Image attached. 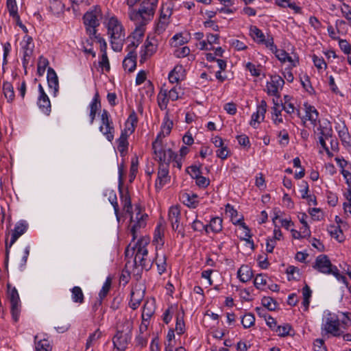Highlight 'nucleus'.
I'll return each instance as SVG.
<instances>
[{"label": "nucleus", "mask_w": 351, "mask_h": 351, "mask_svg": "<svg viewBox=\"0 0 351 351\" xmlns=\"http://www.w3.org/2000/svg\"><path fill=\"white\" fill-rule=\"evenodd\" d=\"M176 331L178 335H182L185 331V324L183 320V317H180L179 315L176 317Z\"/></svg>", "instance_id": "864d4df0"}, {"label": "nucleus", "mask_w": 351, "mask_h": 351, "mask_svg": "<svg viewBox=\"0 0 351 351\" xmlns=\"http://www.w3.org/2000/svg\"><path fill=\"white\" fill-rule=\"evenodd\" d=\"M128 134H125V132H121L120 137L117 140L118 143V150L121 154H123L127 150L128 147Z\"/></svg>", "instance_id": "c756f323"}, {"label": "nucleus", "mask_w": 351, "mask_h": 351, "mask_svg": "<svg viewBox=\"0 0 351 351\" xmlns=\"http://www.w3.org/2000/svg\"><path fill=\"white\" fill-rule=\"evenodd\" d=\"M262 304L269 311H275L277 307L276 302L271 297H264L262 299Z\"/></svg>", "instance_id": "49530a36"}, {"label": "nucleus", "mask_w": 351, "mask_h": 351, "mask_svg": "<svg viewBox=\"0 0 351 351\" xmlns=\"http://www.w3.org/2000/svg\"><path fill=\"white\" fill-rule=\"evenodd\" d=\"M267 103L265 100H261L260 104L257 106L256 112L253 113L252 115L250 125L254 128H256V124L260 123V119L263 121L265 119V114L267 112Z\"/></svg>", "instance_id": "dca6fc26"}, {"label": "nucleus", "mask_w": 351, "mask_h": 351, "mask_svg": "<svg viewBox=\"0 0 351 351\" xmlns=\"http://www.w3.org/2000/svg\"><path fill=\"white\" fill-rule=\"evenodd\" d=\"M36 351H51V347L47 340L39 341L36 344Z\"/></svg>", "instance_id": "13d9d810"}, {"label": "nucleus", "mask_w": 351, "mask_h": 351, "mask_svg": "<svg viewBox=\"0 0 351 351\" xmlns=\"http://www.w3.org/2000/svg\"><path fill=\"white\" fill-rule=\"evenodd\" d=\"M190 49L188 47H183L182 48L175 50L174 55L178 58L186 57L190 53Z\"/></svg>", "instance_id": "bf43d9fd"}, {"label": "nucleus", "mask_w": 351, "mask_h": 351, "mask_svg": "<svg viewBox=\"0 0 351 351\" xmlns=\"http://www.w3.org/2000/svg\"><path fill=\"white\" fill-rule=\"evenodd\" d=\"M38 106L45 114L49 115L51 112V102L47 95L39 96Z\"/></svg>", "instance_id": "bb28decb"}, {"label": "nucleus", "mask_w": 351, "mask_h": 351, "mask_svg": "<svg viewBox=\"0 0 351 351\" xmlns=\"http://www.w3.org/2000/svg\"><path fill=\"white\" fill-rule=\"evenodd\" d=\"M180 199L189 207L195 208L197 206V195L195 194L184 193L180 195Z\"/></svg>", "instance_id": "393cba45"}, {"label": "nucleus", "mask_w": 351, "mask_h": 351, "mask_svg": "<svg viewBox=\"0 0 351 351\" xmlns=\"http://www.w3.org/2000/svg\"><path fill=\"white\" fill-rule=\"evenodd\" d=\"M120 193L123 208L126 213L130 215V232L132 235V240L134 241L137 239L138 230L141 228L145 227L148 215L146 213H142L141 206L139 205H136L135 210L136 213L135 219H134V216L132 214V206L131 198L128 191H127L123 192L121 189H120Z\"/></svg>", "instance_id": "f257e3e1"}, {"label": "nucleus", "mask_w": 351, "mask_h": 351, "mask_svg": "<svg viewBox=\"0 0 351 351\" xmlns=\"http://www.w3.org/2000/svg\"><path fill=\"white\" fill-rule=\"evenodd\" d=\"M158 1V0H143L138 11L132 8H130L128 13L130 19L134 22L146 25L154 18Z\"/></svg>", "instance_id": "f03ea898"}, {"label": "nucleus", "mask_w": 351, "mask_h": 351, "mask_svg": "<svg viewBox=\"0 0 351 351\" xmlns=\"http://www.w3.org/2000/svg\"><path fill=\"white\" fill-rule=\"evenodd\" d=\"M229 154L230 150L227 146L219 147L216 152L217 156L222 160L226 159L229 156Z\"/></svg>", "instance_id": "052dcab7"}, {"label": "nucleus", "mask_w": 351, "mask_h": 351, "mask_svg": "<svg viewBox=\"0 0 351 351\" xmlns=\"http://www.w3.org/2000/svg\"><path fill=\"white\" fill-rule=\"evenodd\" d=\"M3 91L8 101H13L14 99V87L11 83L8 82H4L3 84Z\"/></svg>", "instance_id": "4c0bfd02"}, {"label": "nucleus", "mask_w": 351, "mask_h": 351, "mask_svg": "<svg viewBox=\"0 0 351 351\" xmlns=\"http://www.w3.org/2000/svg\"><path fill=\"white\" fill-rule=\"evenodd\" d=\"M285 81L282 77L275 75L271 77V82L267 84V93L271 95H277L278 90L282 88Z\"/></svg>", "instance_id": "4468645a"}, {"label": "nucleus", "mask_w": 351, "mask_h": 351, "mask_svg": "<svg viewBox=\"0 0 351 351\" xmlns=\"http://www.w3.org/2000/svg\"><path fill=\"white\" fill-rule=\"evenodd\" d=\"M313 60L315 66L319 69H326V63L325 62L324 60L322 58H319L316 55H313Z\"/></svg>", "instance_id": "0e129e2a"}, {"label": "nucleus", "mask_w": 351, "mask_h": 351, "mask_svg": "<svg viewBox=\"0 0 351 351\" xmlns=\"http://www.w3.org/2000/svg\"><path fill=\"white\" fill-rule=\"evenodd\" d=\"M291 327L289 324H285L284 326H278L275 329V331L278 332L279 336L285 337L289 334V331Z\"/></svg>", "instance_id": "5fc2aeb1"}, {"label": "nucleus", "mask_w": 351, "mask_h": 351, "mask_svg": "<svg viewBox=\"0 0 351 351\" xmlns=\"http://www.w3.org/2000/svg\"><path fill=\"white\" fill-rule=\"evenodd\" d=\"M223 220L219 217L213 218L208 226V228L215 233L219 232L222 230Z\"/></svg>", "instance_id": "c9c22d12"}, {"label": "nucleus", "mask_w": 351, "mask_h": 351, "mask_svg": "<svg viewBox=\"0 0 351 351\" xmlns=\"http://www.w3.org/2000/svg\"><path fill=\"white\" fill-rule=\"evenodd\" d=\"M166 260H167V258L165 254L160 256L156 253L155 261H156V264L157 265L158 271L159 274H160V275L166 271V267H167Z\"/></svg>", "instance_id": "f704fd0d"}, {"label": "nucleus", "mask_w": 351, "mask_h": 351, "mask_svg": "<svg viewBox=\"0 0 351 351\" xmlns=\"http://www.w3.org/2000/svg\"><path fill=\"white\" fill-rule=\"evenodd\" d=\"M274 101V107L272 108V119L276 125H278L279 123H281L283 122V120L280 116H281V112L282 109L280 108V104L275 101V99H273Z\"/></svg>", "instance_id": "2f4dec72"}, {"label": "nucleus", "mask_w": 351, "mask_h": 351, "mask_svg": "<svg viewBox=\"0 0 351 351\" xmlns=\"http://www.w3.org/2000/svg\"><path fill=\"white\" fill-rule=\"evenodd\" d=\"M137 122V115L134 111H132V112L129 115L125 122V128L122 132H125V134L128 135L132 134L135 130Z\"/></svg>", "instance_id": "6ab92c4d"}, {"label": "nucleus", "mask_w": 351, "mask_h": 351, "mask_svg": "<svg viewBox=\"0 0 351 351\" xmlns=\"http://www.w3.org/2000/svg\"><path fill=\"white\" fill-rule=\"evenodd\" d=\"M8 295L11 304V313L15 322L19 320L21 313V301L19 293L15 287L8 284Z\"/></svg>", "instance_id": "6e6552de"}, {"label": "nucleus", "mask_w": 351, "mask_h": 351, "mask_svg": "<svg viewBox=\"0 0 351 351\" xmlns=\"http://www.w3.org/2000/svg\"><path fill=\"white\" fill-rule=\"evenodd\" d=\"M108 33L110 36L112 49L121 51L125 40V32L121 23L115 17H111L108 23Z\"/></svg>", "instance_id": "7ed1b4c3"}, {"label": "nucleus", "mask_w": 351, "mask_h": 351, "mask_svg": "<svg viewBox=\"0 0 351 351\" xmlns=\"http://www.w3.org/2000/svg\"><path fill=\"white\" fill-rule=\"evenodd\" d=\"M136 25V28L134 31L132 32V35L128 37V40H130L133 39L134 40H139V43L142 42L143 37L144 36L145 29L144 26L145 25H143L141 23H138L137 22H134Z\"/></svg>", "instance_id": "a878e982"}, {"label": "nucleus", "mask_w": 351, "mask_h": 351, "mask_svg": "<svg viewBox=\"0 0 351 351\" xmlns=\"http://www.w3.org/2000/svg\"><path fill=\"white\" fill-rule=\"evenodd\" d=\"M182 66L181 65H178L174 67V69L169 73V80L171 83H176L178 82L180 76L178 74L180 72L182 71Z\"/></svg>", "instance_id": "ea45409f"}, {"label": "nucleus", "mask_w": 351, "mask_h": 351, "mask_svg": "<svg viewBox=\"0 0 351 351\" xmlns=\"http://www.w3.org/2000/svg\"><path fill=\"white\" fill-rule=\"evenodd\" d=\"M254 284L257 289H261L262 286H264L267 284L266 276L263 274H258L254 280Z\"/></svg>", "instance_id": "4d7b16f0"}, {"label": "nucleus", "mask_w": 351, "mask_h": 351, "mask_svg": "<svg viewBox=\"0 0 351 351\" xmlns=\"http://www.w3.org/2000/svg\"><path fill=\"white\" fill-rule=\"evenodd\" d=\"M238 222L240 223L241 227L243 228L244 232V237L241 239L245 241L247 243L250 245V247L252 250H254V243L253 240L251 239L252 234H250V230L249 228L245 225L244 222L240 221V220L238 221Z\"/></svg>", "instance_id": "58836bf2"}, {"label": "nucleus", "mask_w": 351, "mask_h": 351, "mask_svg": "<svg viewBox=\"0 0 351 351\" xmlns=\"http://www.w3.org/2000/svg\"><path fill=\"white\" fill-rule=\"evenodd\" d=\"M156 45L147 39L145 43V49L141 52L140 62L143 63L147 58L151 57L156 52Z\"/></svg>", "instance_id": "aec40b11"}, {"label": "nucleus", "mask_w": 351, "mask_h": 351, "mask_svg": "<svg viewBox=\"0 0 351 351\" xmlns=\"http://www.w3.org/2000/svg\"><path fill=\"white\" fill-rule=\"evenodd\" d=\"M101 10L98 5L94 6L93 9L86 12L84 15V23L86 26V32L89 36L95 34L96 27L99 25V20L101 19Z\"/></svg>", "instance_id": "39448f33"}, {"label": "nucleus", "mask_w": 351, "mask_h": 351, "mask_svg": "<svg viewBox=\"0 0 351 351\" xmlns=\"http://www.w3.org/2000/svg\"><path fill=\"white\" fill-rule=\"evenodd\" d=\"M125 324L126 328L119 329L112 339L114 347L119 351H124L131 339L132 323L129 320H125Z\"/></svg>", "instance_id": "423d86ee"}, {"label": "nucleus", "mask_w": 351, "mask_h": 351, "mask_svg": "<svg viewBox=\"0 0 351 351\" xmlns=\"http://www.w3.org/2000/svg\"><path fill=\"white\" fill-rule=\"evenodd\" d=\"M328 231L331 237H334L339 241H341L340 239V235L343 234L342 230L340 229L339 226H331Z\"/></svg>", "instance_id": "603ef678"}, {"label": "nucleus", "mask_w": 351, "mask_h": 351, "mask_svg": "<svg viewBox=\"0 0 351 351\" xmlns=\"http://www.w3.org/2000/svg\"><path fill=\"white\" fill-rule=\"evenodd\" d=\"M111 287V279L108 278L106 282L104 283L101 291L99 293V300H98V305L101 306L102 304V300L108 293Z\"/></svg>", "instance_id": "72a5a7b5"}, {"label": "nucleus", "mask_w": 351, "mask_h": 351, "mask_svg": "<svg viewBox=\"0 0 351 351\" xmlns=\"http://www.w3.org/2000/svg\"><path fill=\"white\" fill-rule=\"evenodd\" d=\"M250 36L253 40L258 43H261L265 41V35L263 32L258 29L256 26L251 25L250 27Z\"/></svg>", "instance_id": "c85d7f7f"}, {"label": "nucleus", "mask_w": 351, "mask_h": 351, "mask_svg": "<svg viewBox=\"0 0 351 351\" xmlns=\"http://www.w3.org/2000/svg\"><path fill=\"white\" fill-rule=\"evenodd\" d=\"M152 304H149L148 302H146L144 304L142 312L143 322L149 320L152 315L154 314V309L152 308Z\"/></svg>", "instance_id": "a19ab883"}, {"label": "nucleus", "mask_w": 351, "mask_h": 351, "mask_svg": "<svg viewBox=\"0 0 351 351\" xmlns=\"http://www.w3.org/2000/svg\"><path fill=\"white\" fill-rule=\"evenodd\" d=\"M136 55H132V51L128 53V56L123 61V66L125 70L130 73L133 72L136 66Z\"/></svg>", "instance_id": "5701e85b"}, {"label": "nucleus", "mask_w": 351, "mask_h": 351, "mask_svg": "<svg viewBox=\"0 0 351 351\" xmlns=\"http://www.w3.org/2000/svg\"><path fill=\"white\" fill-rule=\"evenodd\" d=\"M101 332L99 329L96 330L93 333L90 334L86 341V346L87 348H90L97 340L101 337Z\"/></svg>", "instance_id": "c03bdc74"}, {"label": "nucleus", "mask_w": 351, "mask_h": 351, "mask_svg": "<svg viewBox=\"0 0 351 351\" xmlns=\"http://www.w3.org/2000/svg\"><path fill=\"white\" fill-rule=\"evenodd\" d=\"M191 227L194 231L202 232L205 230L206 233L208 232V226L204 225L201 221L197 219L193 221Z\"/></svg>", "instance_id": "3c124183"}, {"label": "nucleus", "mask_w": 351, "mask_h": 351, "mask_svg": "<svg viewBox=\"0 0 351 351\" xmlns=\"http://www.w3.org/2000/svg\"><path fill=\"white\" fill-rule=\"evenodd\" d=\"M339 326V320L337 318L327 317L322 325V335L330 334L333 337H339L342 333Z\"/></svg>", "instance_id": "9d476101"}, {"label": "nucleus", "mask_w": 351, "mask_h": 351, "mask_svg": "<svg viewBox=\"0 0 351 351\" xmlns=\"http://www.w3.org/2000/svg\"><path fill=\"white\" fill-rule=\"evenodd\" d=\"M302 292L303 295V302L302 304L304 308V311H306L309 307L310 298L312 295V291L309 286L306 284L305 286L302 288Z\"/></svg>", "instance_id": "7c9ffc66"}, {"label": "nucleus", "mask_w": 351, "mask_h": 351, "mask_svg": "<svg viewBox=\"0 0 351 351\" xmlns=\"http://www.w3.org/2000/svg\"><path fill=\"white\" fill-rule=\"evenodd\" d=\"M187 172L193 179H196L198 176L202 174V172L200 170V167H197L196 165L189 167L187 169Z\"/></svg>", "instance_id": "6e6d98bb"}, {"label": "nucleus", "mask_w": 351, "mask_h": 351, "mask_svg": "<svg viewBox=\"0 0 351 351\" xmlns=\"http://www.w3.org/2000/svg\"><path fill=\"white\" fill-rule=\"evenodd\" d=\"M163 233L161 232L160 228L158 227L154 232V237L153 239V242L156 243L158 245H163L164 241L162 240Z\"/></svg>", "instance_id": "680f3d73"}, {"label": "nucleus", "mask_w": 351, "mask_h": 351, "mask_svg": "<svg viewBox=\"0 0 351 351\" xmlns=\"http://www.w3.org/2000/svg\"><path fill=\"white\" fill-rule=\"evenodd\" d=\"M171 14V11L169 10V8H167L166 12H165L164 7L162 6L160 18L156 26V32L158 34L162 33L165 30L167 25L169 24V17Z\"/></svg>", "instance_id": "f3484780"}, {"label": "nucleus", "mask_w": 351, "mask_h": 351, "mask_svg": "<svg viewBox=\"0 0 351 351\" xmlns=\"http://www.w3.org/2000/svg\"><path fill=\"white\" fill-rule=\"evenodd\" d=\"M47 82L49 87L53 89V92L56 94L58 91L59 84L58 78L55 71L49 67L47 70Z\"/></svg>", "instance_id": "412c9836"}, {"label": "nucleus", "mask_w": 351, "mask_h": 351, "mask_svg": "<svg viewBox=\"0 0 351 351\" xmlns=\"http://www.w3.org/2000/svg\"><path fill=\"white\" fill-rule=\"evenodd\" d=\"M143 298V292L141 290L135 289L131 292V298L129 302V306L133 310L136 309Z\"/></svg>", "instance_id": "4be33fe9"}, {"label": "nucleus", "mask_w": 351, "mask_h": 351, "mask_svg": "<svg viewBox=\"0 0 351 351\" xmlns=\"http://www.w3.org/2000/svg\"><path fill=\"white\" fill-rule=\"evenodd\" d=\"M152 149L154 150L156 159H157L160 163L159 165L165 164L169 166L171 161L177 157V154L171 149H163L162 141L155 140L152 143Z\"/></svg>", "instance_id": "0eeeda50"}, {"label": "nucleus", "mask_w": 351, "mask_h": 351, "mask_svg": "<svg viewBox=\"0 0 351 351\" xmlns=\"http://www.w3.org/2000/svg\"><path fill=\"white\" fill-rule=\"evenodd\" d=\"M169 221L171 224L172 229L178 232L182 238L185 236L184 230L180 226L181 212L178 206H173L169 210Z\"/></svg>", "instance_id": "9b49d317"}, {"label": "nucleus", "mask_w": 351, "mask_h": 351, "mask_svg": "<svg viewBox=\"0 0 351 351\" xmlns=\"http://www.w3.org/2000/svg\"><path fill=\"white\" fill-rule=\"evenodd\" d=\"M169 99L167 98V94L166 91L164 93L160 92L158 95V104L160 110H167Z\"/></svg>", "instance_id": "a18cd8bd"}, {"label": "nucleus", "mask_w": 351, "mask_h": 351, "mask_svg": "<svg viewBox=\"0 0 351 351\" xmlns=\"http://www.w3.org/2000/svg\"><path fill=\"white\" fill-rule=\"evenodd\" d=\"M169 180V166L165 164L159 165L158 178L155 184L156 188L157 189H161Z\"/></svg>", "instance_id": "2eb2a0df"}, {"label": "nucleus", "mask_w": 351, "mask_h": 351, "mask_svg": "<svg viewBox=\"0 0 351 351\" xmlns=\"http://www.w3.org/2000/svg\"><path fill=\"white\" fill-rule=\"evenodd\" d=\"M49 64V61L43 56H40L38 62L37 72L39 75H43L45 71L47 66Z\"/></svg>", "instance_id": "de8ad7c7"}, {"label": "nucleus", "mask_w": 351, "mask_h": 351, "mask_svg": "<svg viewBox=\"0 0 351 351\" xmlns=\"http://www.w3.org/2000/svg\"><path fill=\"white\" fill-rule=\"evenodd\" d=\"M313 267L319 272L326 274H333L335 266L332 265L326 255L321 254L316 258Z\"/></svg>", "instance_id": "ddd939ff"}, {"label": "nucleus", "mask_w": 351, "mask_h": 351, "mask_svg": "<svg viewBox=\"0 0 351 351\" xmlns=\"http://www.w3.org/2000/svg\"><path fill=\"white\" fill-rule=\"evenodd\" d=\"M238 278L243 282H248L252 278L253 274L251 268L247 265H242L237 272Z\"/></svg>", "instance_id": "b1692460"}, {"label": "nucleus", "mask_w": 351, "mask_h": 351, "mask_svg": "<svg viewBox=\"0 0 351 351\" xmlns=\"http://www.w3.org/2000/svg\"><path fill=\"white\" fill-rule=\"evenodd\" d=\"M109 201L110 202L111 204L112 205V206L114 208V213L116 215L117 220L119 221V208L117 198L116 194L113 191L110 192L109 194Z\"/></svg>", "instance_id": "09e8293b"}, {"label": "nucleus", "mask_w": 351, "mask_h": 351, "mask_svg": "<svg viewBox=\"0 0 351 351\" xmlns=\"http://www.w3.org/2000/svg\"><path fill=\"white\" fill-rule=\"evenodd\" d=\"M315 351H327L326 346H324V341L322 339H317L314 341Z\"/></svg>", "instance_id": "338daca9"}, {"label": "nucleus", "mask_w": 351, "mask_h": 351, "mask_svg": "<svg viewBox=\"0 0 351 351\" xmlns=\"http://www.w3.org/2000/svg\"><path fill=\"white\" fill-rule=\"evenodd\" d=\"M319 131V136L322 137L324 139L329 140V138H332V130L330 123H327L326 125H319L317 128Z\"/></svg>", "instance_id": "473e14b6"}, {"label": "nucleus", "mask_w": 351, "mask_h": 351, "mask_svg": "<svg viewBox=\"0 0 351 351\" xmlns=\"http://www.w3.org/2000/svg\"><path fill=\"white\" fill-rule=\"evenodd\" d=\"M173 121L169 117V110H167L165 117L164 118L163 123L161 126V131L158 134L155 140L161 141L162 138L169 135L173 128Z\"/></svg>", "instance_id": "a211bd4d"}, {"label": "nucleus", "mask_w": 351, "mask_h": 351, "mask_svg": "<svg viewBox=\"0 0 351 351\" xmlns=\"http://www.w3.org/2000/svg\"><path fill=\"white\" fill-rule=\"evenodd\" d=\"M27 229V224L25 221L18 222L11 235L10 243L5 242V261H8L10 248L16 241V240L23 234Z\"/></svg>", "instance_id": "f8f14e48"}, {"label": "nucleus", "mask_w": 351, "mask_h": 351, "mask_svg": "<svg viewBox=\"0 0 351 351\" xmlns=\"http://www.w3.org/2000/svg\"><path fill=\"white\" fill-rule=\"evenodd\" d=\"M341 11L343 17H345L348 21L351 20V8L348 4L343 3V7L341 8Z\"/></svg>", "instance_id": "774afa93"}, {"label": "nucleus", "mask_w": 351, "mask_h": 351, "mask_svg": "<svg viewBox=\"0 0 351 351\" xmlns=\"http://www.w3.org/2000/svg\"><path fill=\"white\" fill-rule=\"evenodd\" d=\"M101 121V124L99 127V131L111 142L114 139V128L110 114L106 110L102 111Z\"/></svg>", "instance_id": "1a4fd4ad"}, {"label": "nucleus", "mask_w": 351, "mask_h": 351, "mask_svg": "<svg viewBox=\"0 0 351 351\" xmlns=\"http://www.w3.org/2000/svg\"><path fill=\"white\" fill-rule=\"evenodd\" d=\"M71 298L74 302L82 304L84 302V293L80 287H74L71 289Z\"/></svg>", "instance_id": "e433bc0d"}, {"label": "nucleus", "mask_w": 351, "mask_h": 351, "mask_svg": "<svg viewBox=\"0 0 351 351\" xmlns=\"http://www.w3.org/2000/svg\"><path fill=\"white\" fill-rule=\"evenodd\" d=\"M276 58L282 62H285L288 58V53L283 49H278L277 48L273 51Z\"/></svg>", "instance_id": "e2e57ef3"}, {"label": "nucleus", "mask_w": 351, "mask_h": 351, "mask_svg": "<svg viewBox=\"0 0 351 351\" xmlns=\"http://www.w3.org/2000/svg\"><path fill=\"white\" fill-rule=\"evenodd\" d=\"M306 118L309 120L314 125H316L318 119L319 113L314 106L305 104Z\"/></svg>", "instance_id": "cd10ccee"}, {"label": "nucleus", "mask_w": 351, "mask_h": 351, "mask_svg": "<svg viewBox=\"0 0 351 351\" xmlns=\"http://www.w3.org/2000/svg\"><path fill=\"white\" fill-rule=\"evenodd\" d=\"M187 43L186 38H184L182 34H176L171 38V45L176 47Z\"/></svg>", "instance_id": "8fccbe9b"}, {"label": "nucleus", "mask_w": 351, "mask_h": 351, "mask_svg": "<svg viewBox=\"0 0 351 351\" xmlns=\"http://www.w3.org/2000/svg\"><path fill=\"white\" fill-rule=\"evenodd\" d=\"M7 8L14 19L19 20L18 8L15 0H7Z\"/></svg>", "instance_id": "79ce46f5"}, {"label": "nucleus", "mask_w": 351, "mask_h": 351, "mask_svg": "<svg viewBox=\"0 0 351 351\" xmlns=\"http://www.w3.org/2000/svg\"><path fill=\"white\" fill-rule=\"evenodd\" d=\"M196 184L198 186L202 188L207 187L210 184V180L208 178L203 176L202 174L198 176L196 179Z\"/></svg>", "instance_id": "69168bd1"}, {"label": "nucleus", "mask_w": 351, "mask_h": 351, "mask_svg": "<svg viewBox=\"0 0 351 351\" xmlns=\"http://www.w3.org/2000/svg\"><path fill=\"white\" fill-rule=\"evenodd\" d=\"M148 243V239H141L138 240L131 249L132 256L135 254L134 260V266H141L146 271H149L153 265V261L147 258L148 250L146 248V245Z\"/></svg>", "instance_id": "20e7f679"}, {"label": "nucleus", "mask_w": 351, "mask_h": 351, "mask_svg": "<svg viewBox=\"0 0 351 351\" xmlns=\"http://www.w3.org/2000/svg\"><path fill=\"white\" fill-rule=\"evenodd\" d=\"M255 323V317L254 314L246 313L241 319V324L245 328H249L254 326Z\"/></svg>", "instance_id": "37998d69"}]
</instances>
